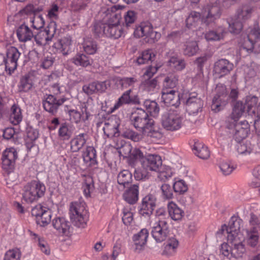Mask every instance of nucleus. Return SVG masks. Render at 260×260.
Masks as SVG:
<instances>
[{"label":"nucleus","instance_id":"3","mask_svg":"<svg viewBox=\"0 0 260 260\" xmlns=\"http://www.w3.org/2000/svg\"><path fill=\"white\" fill-rule=\"evenodd\" d=\"M252 12L250 6L245 5L240 7L234 17L227 19L230 32L235 34L240 33L243 28V23L250 18Z\"/></svg>","mask_w":260,"mask_h":260},{"label":"nucleus","instance_id":"56","mask_svg":"<svg viewBox=\"0 0 260 260\" xmlns=\"http://www.w3.org/2000/svg\"><path fill=\"white\" fill-rule=\"evenodd\" d=\"M250 228L247 230L260 232V219L253 213L250 214L249 220Z\"/></svg>","mask_w":260,"mask_h":260},{"label":"nucleus","instance_id":"4","mask_svg":"<svg viewBox=\"0 0 260 260\" xmlns=\"http://www.w3.org/2000/svg\"><path fill=\"white\" fill-rule=\"evenodd\" d=\"M23 191V200L26 203H31L44 196L46 186L43 183L34 180L24 186Z\"/></svg>","mask_w":260,"mask_h":260},{"label":"nucleus","instance_id":"57","mask_svg":"<svg viewBox=\"0 0 260 260\" xmlns=\"http://www.w3.org/2000/svg\"><path fill=\"white\" fill-rule=\"evenodd\" d=\"M58 135L62 139L69 140L72 136V132L66 123H62L59 128Z\"/></svg>","mask_w":260,"mask_h":260},{"label":"nucleus","instance_id":"12","mask_svg":"<svg viewBox=\"0 0 260 260\" xmlns=\"http://www.w3.org/2000/svg\"><path fill=\"white\" fill-rule=\"evenodd\" d=\"M247 36L245 39L240 49L247 52L253 50L255 40H260V28L257 24L249 27L247 30Z\"/></svg>","mask_w":260,"mask_h":260},{"label":"nucleus","instance_id":"10","mask_svg":"<svg viewBox=\"0 0 260 260\" xmlns=\"http://www.w3.org/2000/svg\"><path fill=\"white\" fill-rule=\"evenodd\" d=\"M18 158V152L15 148L11 147L7 148L2 154L1 160L2 168L8 173L12 172Z\"/></svg>","mask_w":260,"mask_h":260},{"label":"nucleus","instance_id":"24","mask_svg":"<svg viewBox=\"0 0 260 260\" xmlns=\"http://www.w3.org/2000/svg\"><path fill=\"white\" fill-rule=\"evenodd\" d=\"M105 35L108 37L117 39L123 34L122 27L118 24V20L114 24H105Z\"/></svg>","mask_w":260,"mask_h":260},{"label":"nucleus","instance_id":"23","mask_svg":"<svg viewBox=\"0 0 260 260\" xmlns=\"http://www.w3.org/2000/svg\"><path fill=\"white\" fill-rule=\"evenodd\" d=\"M164 103L175 108L178 107L180 103L178 91L175 89H164Z\"/></svg>","mask_w":260,"mask_h":260},{"label":"nucleus","instance_id":"22","mask_svg":"<svg viewBox=\"0 0 260 260\" xmlns=\"http://www.w3.org/2000/svg\"><path fill=\"white\" fill-rule=\"evenodd\" d=\"M148 235V230L143 229L139 233L134 236V250L136 252L140 253L143 249L146 243Z\"/></svg>","mask_w":260,"mask_h":260},{"label":"nucleus","instance_id":"30","mask_svg":"<svg viewBox=\"0 0 260 260\" xmlns=\"http://www.w3.org/2000/svg\"><path fill=\"white\" fill-rule=\"evenodd\" d=\"M16 34L19 41L21 42L30 41L34 37L31 30L25 24H22L18 27Z\"/></svg>","mask_w":260,"mask_h":260},{"label":"nucleus","instance_id":"45","mask_svg":"<svg viewBox=\"0 0 260 260\" xmlns=\"http://www.w3.org/2000/svg\"><path fill=\"white\" fill-rule=\"evenodd\" d=\"M152 30V24L149 22H145L142 23L140 26L137 28L135 34L139 37L146 36L147 38Z\"/></svg>","mask_w":260,"mask_h":260},{"label":"nucleus","instance_id":"55","mask_svg":"<svg viewBox=\"0 0 260 260\" xmlns=\"http://www.w3.org/2000/svg\"><path fill=\"white\" fill-rule=\"evenodd\" d=\"M219 168L224 175H230L235 169L234 166L230 161L225 160L220 161Z\"/></svg>","mask_w":260,"mask_h":260},{"label":"nucleus","instance_id":"15","mask_svg":"<svg viewBox=\"0 0 260 260\" xmlns=\"http://www.w3.org/2000/svg\"><path fill=\"white\" fill-rule=\"evenodd\" d=\"M233 64L225 59H220L216 61L213 69V75L216 78H220L227 75L233 69Z\"/></svg>","mask_w":260,"mask_h":260},{"label":"nucleus","instance_id":"28","mask_svg":"<svg viewBox=\"0 0 260 260\" xmlns=\"http://www.w3.org/2000/svg\"><path fill=\"white\" fill-rule=\"evenodd\" d=\"M173 52H171V54ZM169 53H167L165 59H168L166 61L167 65L171 69L181 71L185 67V63L184 60L178 58L175 55H169Z\"/></svg>","mask_w":260,"mask_h":260},{"label":"nucleus","instance_id":"17","mask_svg":"<svg viewBox=\"0 0 260 260\" xmlns=\"http://www.w3.org/2000/svg\"><path fill=\"white\" fill-rule=\"evenodd\" d=\"M104 124L105 126L103 127V130L108 138L117 137L119 136V118L116 117H111L105 122Z\"/></svg>","mask_w":260,"mask_h":260},{"label":"nucleus","instance_id":"29","mask_svg":"<svg viewBox=\"0 0 260 260\" xmlns=\"http://www.w3.org/2000/svg\"><path fill=\"white\" fill-rule=\"evenodd\" d=\"M52 225L59 233L68 235L70 233V223L63 217H57L53 219Z\"/></svg>","mask_w":260,"mask_h":260},{"label":"nucleus","instance_id":"21","mask_svg":"<svg viewBox=\"0 0 260 260\" xmlns=\"http://www.w3.org/2000/svg\"><path fill=\"white\" fill-rule=\"evenodd\" d=\"M155 198L151 194L144 198L139 210L140 214L144 216L151 215L155 206Z\"/></svg>","mask_w":260,"mask_h":260},{"label":"nucleus","instance_id":"6","mask_svg":"<svg viewBox=\"0 0 260 260\" xmlns=\"http://www.w3.org/2000/svg\"><path fill=\"white\" fill-rule=\"evenodd\" d=\"M202 22L206 25L219 19L221 12L217 0H212L209 4L204 5L202 9Z\"/></svg>","mask_w":260,"mask_h":260},{"label":"nucleus","instance_id":"18","mask_svg":"<svg viewBox=\"0 0 260 260\" xmlns=\"http://www.w3.org/2000/svg\"><path fill=\"white\" fill-rule=\"evenodd\" d=\"M181 126L180 116L174 110L170 111L164 120V128L167 130L175 131L179 129Z\"/></svg>","mask_w":260,"mask_h":260},{"label":"nucleus","instance_id":"40","mask_svg":"<svg viewBox=\"0 0 260 260\" xmlns=\"http://www.w3.org/2000/svg\"><path fill=\"white\" fill-rule=\"evenodd\" d=\"M132 88L125 91L122 95L118 99V101L115 104L113 107L111 108V112L118 109L123 104H129L133 102L130 93L132 92Z\"/></svg>","mask_w":260,"mask_h":260},{"label":"nucleus","instance_id":"38","mask_svg":"<svg viewBox=\"0 0 260 260\" xmlns=\"http://www.w3.org/2000/svg\"><path fill=\"white\" fill-rule=\"evenodd\" d=\"M246 235L244 240L249 246L255 247L258 243L260 232L246 229Z\"/></svg>","mask_w":260,"mask_h":260},{"label":"nucleus","instance_id":"33","mask_svg":"<svg viewBox=\"0 0 260 260\" xmlns=\"http://www.w3.org/2000/svg\"><path fill=\"white\" fill-rule=\"evenodd\" d=\"M71 39L69 37H64L54 44V47L63 55H67L71 50Z\"/></svg>","mask_w":260,"mask_h":260},{"label":"nucleus","instance_id":"9","mask_svg":"<svg viewBox=\"0 0 260 260\" xmlns=\"http://www.w3.org/2000/svg\"><path fill=\"white\" fill-rule=\"evenodd\" d=\"M242 224V219L236 216H232L229 221L228 225L225 224L222 225L219 232L224 235L226 234L228 239L230 235H232L234 238H236L239 237L240 235H242L240 233ZM218 233L219 232H217V233Z\"/></svg>","mask_w":260,"mask_h":260},{"label":"nucleus","instance_id":"64","mask_svg":"<svg viewBox=\"0 0 260 260\" xmlns=\"http://www.w3.org/2000/svg\"><path fill=\"white\" fill-rule=\"evenodd\" d=\"M31 22L33 27L37 29L43 27L45 24V20L41 15L35 16Z\"/></svg>","mask_w":260,"mask_h":260},{"label":"nucleus","instance_id":"34","mask_svg":"<svg viewBox=\"0 0 260 260\" xmlns=\"http://www.w3.org/2000/svg\"><path fill=\"white\" fill-rule=\"evenodd\" d=\"M139 187L134 184L131 186L123 193V198L125 201L131 204H135L138 200Z\"/></svg>","mask_w":260,"mask_h":260},{"label":"nucleus","instance_id":"36","mask_svg":"<svg viewBox=\"0 0 260 260\" xmlns=\"http://www.w3.org/2000/svg\"><path fill=\"white\" fill-rule=\"evenodd\" d=\"M226 31L224 28L219 27L217 30H209L205 35V39L207 41H219L223 39Z\"/></svg>","mask_w":260,"mask_h":260},{"label":"nucleus","instance_id":"44","mask_svg":"<svg viewBox=\"0 0 260 260\" xmlns=\"http://www.w3.org/2000/svg\"><path fill=\"white\" fill-rule=\"evenodd\" d=\"M72 62L77 66L86 67L91 64V59L83 53H78L72 58Z\"/></svg>","mask_w":260,"mask_h":260},{"label":"nucleus","instance_id":"62","mask_svg":"<svg viewBox=\"0 0 260 260\" xmlns=\"http://www.w3.org/2000/svg\"><path fill=\"white\" fill-rule=\"evenodd\" d=\"M25 140L35 141L39 137V132L37 129L29 127L26 128Z\"/></svg>","mask_w":260,"mask_h":260},{"label":"nucleus","instance_id":"39","mask_svg":"<svg viewBox=\"0 0 260 260\" xmlns=\"http://www.w3.org/2000/svg\"><path fill=\"white\" fill-rule=\"evenodd\" d=\"M258 98L254 95H248L246 97L245 103L244 105L246 108L247 112L249 115L252 116L256 114L255 105L257 104Z\"/></svg>","mask_w":260,"mask_h":260},{"label":"nucleus","instance_id":"41","mask_svg":"<svg viewBox=\"0 0 260 260\" xmlns=\"http://www.w3.org/2000/svg\"><path fill=\"white\" fill-rule=\"evenodd\" d=\"M132 181V175L128 171L124 170L121 171L117 176V182L122 188L126 187Z\"/></svg>","mask_w":260,"mask_h":260},{"label":"nucleus","instance_id":"43","mask_svg":"<svg viewBox=\"0 0 260 260\" xmlns=\"http://www.w3.org/2000/svg\"><path fill=\"white\" fill-rule=\"evenodd\" d=\"M245 109V106L242 102L239 101L235 104L231 115V118L233 122H237L239 120L244 113Z\"/></svg>","mask_w":260,"mask_h":260},{"label":"nucleus","instance_id":"60","mask_svg":"<svg viewBox=\"0 0 260 260\" xmlns=\"http://www.w3.org/2000/svg\"><path fill=\"white\" fill-rule=\"evenodd\" d=\"M21 253L18 249L8 251L5 255L4 260H20Z\"/></svg>","mask_w":260,"mask_h":260},{"label":"nucleus","instance_id":"37","mask_svg":"<svg viewBox=\"0 0 260 260\" xmlns=\"http://www.w3.org/2000/svg\"><path fill=\"white\" fill-rule=\"evenodd\" d=\"M22 115L21 109L17 105H13L11 108L9 121L14 124L17 125L22 121Z\"/></svg>","mask_w":260,"mask_h":260},{"label":"nucleus","instance_id":"2","mask_svg":"<svg viewBox=\"0 0 260 260\" xmlns=\"http://www.w3.org/2000/svg\"><path fill=\"white\" fill-rule=\"evenodd\" d=\"M215 94L212 100L211 105L212 110L218 112L222 110L227 104L229 98L233 101L236 100L238 96L237 89H232L229 96L226 86L222 84H218L215 89Z\"/></svg>","mask_w":260,"mask_h":260},{"label":"nucleus","instance_id":"35","mask_svg":"<svg viewBox=\"0 0 260 260\" xmlns=\"http://www.w3.org/2000/svg\"><path fill=\"white\" fill-rule=\"evenodd\" d=\"M192 149L195 155L201 159H207L210 156L208 147L202 143L195 142Z\"/></svg>","mask_w":260,"mask_h":260},{"label":"nucleus","instance_id":"32","mask_svg":"<svg viewBox=\"0 0 260 260\" xmlns=\"http://www.w3.org/2000/svg\"><path fill=\"white\" fill-rule=\"evenodd\" d=\"M82 157L84 161L88 166L92 167L97 164L96 150L92 146L86 147L82 154Z\"/></svg>","mask_w":260,"mask_h":260},{"label":"nucleus","instance_id":"11","mask_svg":"<svg viewBox=\"0 0 260 260\" xmlns=\"http://www.w3.org/2000/svg\"><path fill=\"white\" fill-rule=\"evenodd\" d=\"M174 170L168 166L164 165V182L167 180H171V185H173V189L175 192L180 194L184 193L188 190V185L183 180H179L174 182L172 176L174 174Z\"/></svg>","mask_w":260,"mask_h":260},{"label":"nucleus","instance_id":"16","mask_svg":"<svg viewBox=\"0 0 260 260\" xmlns=\"http://www.w3.org/2000/svg\"><path fill=\"white\" fill-rule=\"evenodd\" d=\"M233 122L234 128L232 129V133L234 138L237 142H240L247 136L250 131L249 125L246 120L240 122Z\"/></svg>","mask_w":260,"mask_h":260},{"label":"nucleus","instance_id":"13","mask_svg":"<svg viewBox=\"0 0 260 260\" xmlns=\"http://www.w3.org/2000/svg\"><path fill=\"white\" fill-rule=\"evenodd\" d=\"M244 237L243 235H240L239 237L234 238L233 236L230 235L228 239V242L231 244L232 249H231V256L235 258L241 257L245 253L246 249L243 242Z\"/></svg>","mask_w":260,"mask_h":260},{"label":"nucleus","instance_id":"49","mask_svg":"<svg viewBox=\"0 0 260 260\" xmlns=\"http://www.w3.org/2000/svg\"><path fill=\"white\" fill-rule=\"evenodd\" d=\"M84 51L89 54H94L98 50V45L95 41L91 38H87L83 43Z\"/></svg>","mask_w":260,"mask_h":260},{"label":"nucleus","instance_id":"58","mask_svg":"<svg viewBox=\"0 0 260 260\" xmlns=\"http://www.w3.org/2000/svg\"><path fill=\"white\" fill-rule=\"evenodd\" d=\"M57 29V25L55 21H51L47 29H45V33L47 35V37L45 38V40L48 42L51 41L52 38L54 36Z\"/></svg>","mask_w":260,"mask_h":260},{"label":"nucleus","instance_id":"54","mask_svg":"<svg viewBox=\"0 0 260 260\" xmlns=\"http://www.w3.org/2000/svg\"><path fill=\"white\" fill-rule=\"evenodd\" d=\"M51 217L50 210L47 208H45L44 211L42 213L41 215L39 217H38V219L37 220V223L41 226H45L50 222Z\"/></svg>","mask_w":260,"mask_h":260},{"label":"nucleus","instance_id":"53","mask_svg":"<svg viewBox=\"0 0 260 260\" xmlns=\"http://www.w3.org/2000/svg\"><path fill=\"white\" fill-rule=\"evenodd\" d=\"M238 143L237 148L238 152L240 154H249L253 149V146L248 141H246L242 143Z\"/></svg>","mask_w":260,"mask_h":260},{"label":"nucleus","instance_id":"14","mask_svg":"<svg viewBox=\"0 0 260 260\" xmlns=\"http://www.w3.org/2000/svg\"><path fill=\"white\" fill-rule=\"evenodd\" d=\"M67 100L66 98L57 99L52 94L46 95L43 100V106L44 110L49 113L54 115L57 112L58 109Z\"/></svg>","mask_w":260,"mask_h":260},{"label":"nucleus","instance_id":"52","mask_svg":"<svg viewBox=\"0 0 260 260\" xmlns=\"http://www.w3.org/2000/svg\"><path fill=\"white\" fill-rule=\"evenodd\" d=\"M144 106L147 111V113H149L153 117L156 116L159 111L158 105L155 101L146 100L144 102Z\"/></svg>","mask_w":260,"mask_h":260},{"label":"nucleus","instance_id":"20","mask_svg":"<svg viewBox=\"0 0 260 260\" xmlns=\"http://www.w3.org/2000/svg\"><path fill=\"white\" fill-rule=\"evenodd\" d=\"M165 241V246L164 249V255L172 256L177 251L179 246V242L173 234H169L165 236L164 239Z\"/></svg>","mask_w":260,"mask_h":260},{"label":"nucleus","instance_id":"59","mask_svg":"<svg viewBox=\"0 0 260 260\" xmlns=\"http://www.w3.org/2000/svg\"><path fill=\"white\" fill-rule=\"evenodd\" d=\"M152 57L154 55H152V52L150 50H146L142 52L141 56H140L137 59V62L139 64H142L152 60Z\"/></svg>","mask_w":260,"mask_h":260},{"label":"nucleus","instance_id":"19","mask_svg":"<svg viewBox=\"0 0 260 260\" xmlns=\"http://www.w3.org/2000/svg\"><path fill=\"white\" fill-rule=\"evenodd\" d=\"M157 68L150 67L144 73V77L145 79L144 81L142 82L141 86L144 90L147 91H151L157 86V81L155 79H150V78L157 71Z\"/></svg>","mask_w":260,"mask_h":260},{"label":"nucleus","instance_id":"26","mask_svg":"<svg viewBox=\"0 0 260 260\" xmlns=\"http://www.w3.org/2000/svg\"><path fill=\"white\" fill-rule=\"evenodd\" d=\"M202 22V13L196 11L189 12L185 19L186 26L192 30H194Z\"/></svg>","mask_w":260,"mask_h":260},{"label":"nucleus","instance_id":"25","mask_svg":"<svg viewBox=\"0 0 260 260\" xmlns=\"http://www.w3.org/2000/svg\"><path fill=\"white\" fill-rule=\"evenodd\" d=\"M167 210L169 216L174 221H180L184 216V211L173 201L168 202Z\"/></svg>","mask_w":260,"mask_h":260},{"label":"nucleus","instance_id":"42","mask_svg":"<svg viewBox=\"0 0 260 260\" xmlns=\"http://www.w3.org/2000/svg\"><path fill=\"white\" fill-rule=\"evenodd\" d=\"M85 134H80L71 141V148L73 152L79 151L86 143Z\"/></svg>","mask_w":260,"mask_h":260},{"label":"nucleus","instance_id":"5","mask_svg":"<svg viewBox=\"0 0 260 260\" xmlns=\"http://www.w3.org/2000/svg\"><path fill=\"white\" fill-rule=\"evenodd\" d=\"M69 214L70 219L75 226L81 228L86 226L88 215L84 203H72Z\"/></svg>","mask_w":260,"mask_h":260},{"label":"nucleus","instance_id":"27","mask_svg":"<svg viewBox=\"0 0 260 260\" xmlns=\"http://www.w3.org/2000/svg\"><path fill=\"white\" fill-rule=\"evenodd\" d=\"M162 215V210L159 209L156 212V216L157 218L156 225L153 227L151 235L157 243H161L162 241V227L160 217Z\"/></svg>","mask_w":260,"mask_h":260},{"label":"nucleus","instance_id":"63","mask_svg":"<svg viewBox=\"0 0 260 260\" xmlns=\"http://www.w3.org/2000/svg\"><path fill=\"white\" fill-rule=\"evenodd\" d=\"M105 24L101 23H95L94 24L92 31L96 37H100L102 35H105Z\"/></svg>","mask_w":260,"mask_h":260},{"label":"nucleus","instance_id":"1","mask_svg":"<svg viewBox=\"0 0 260 260\" xmlns=\"http://www.w3.org/2000/svg\"><path fill=\"white\" fill-rule=\"evenodd\" d=\"M132 123L134 127L143 134L159 139L162 134L161 129L154 124L147 112L142 109H137L131 116Z\"/></svg>","mask_w":260,"mask_h":260},{"label":"nucleus","instance_id":"48","mask_svg":"<svg viewBox=\"0 0 260 260\" xmlns=\"http://www.w3.org/2000/svg\"><path fill=\"white\" fill-rule=\"evenodd\" d=\"M137 81V79L135 77H123L117 78L116 84L121 89H124L128 87L132 88Z\"/></svg>","mask_w":260,"mask_h":260},{"label":"nucleus","instance_id":"8","mask_svg":"<svg viewBox=\"0 0 260 260\" xmlns=\"http://www.w3.org/2000/svg\"><path fill=\"white\" fill-rule=\"evenodd\" d=\"M21 53L15 47H11L8 49L5 57V71L9 75H11L16 70L18 66V60Z\"/></svg>","mask_w":260,"mask_h":260},{"label":"nucleus","instance_id":"46","mask_svg":"<svg viewBox=\"0 0 260 260\" xmlns=\"http://www.w3.org/2000/svg\"><path fill=\"white\" fill-rule=\"evenodd\" d=\"M199 50L197 42L196 41H187L184 45L183 53L185 55L192 56L196 54Z\"/></svg>","mask_w":260,"mask_h":260},{"label":"nucleus","instance_id":"51","mask_svg":"<svg viewBox=\"0 0 260 260\" xmlns=\"http://www.w3.org/2000/svg\"><path fill=\"white\" fill-rule=\"evenodd\" d=\"M32 86V82L29 75L22 76L20 80L19 89L20 91L27 92Z\"/></svg>","mask_w":260,"mask_h":260},{"label":"nucleus","instance_id":"7","mask_svg":"<svg viewBox=\"0 0 260 260\" xmlns=\"http://www.w3.org/2000/svg\"><path fill=\"white\" fill-rule=\"evenodd\" d=\"M142 168L147 172L154 171L157 173V177L162 179V160L159 155L148 154L146 155L141 161Z\"/></svg>","mask_w":260,"mask_h":260},{"label":"nucleus","instance_id":"47","mask_svg":"<svg viewBox=\"0 0 260 260\" xmlns=\"http://www.w3.org/2000/svg\"><path fill=\"white\" fill-rule=\"evenodd\" d=\"M31 236L34 237L35 241L38 243L40 250L47 255L50 254L51 250L48 243L44 239L40 237L37 234L33 233Z\"/></svg>","mask_w":260,"mask_h":260},{"label":"nucleus","instance_id":"31","mask_svg":"<svg viewBox=\"0 0 260 260\" xmlns=\"http://www.w3.org/2000/svg\"><path fill=\"white\" fill-rule=\"evenodd\" d=\"M203 106L202 101L196 97H190L186 101V110L189 114H197Z\"/></svg>","mask_w":260,"mask_h":260},{"label":"nucleus","instance_id":"50","mask_svg":"<svg viewBox=\"0 0 260 260\" xmlns=\"http://www.w3.org/2000/svg\"><path fill=\"white\" fill-rule=\"evenodd\" d=\"M178 77L174 74H171L167 76L164 81V89H173L177 84Z\"/></svg>","mask_w":260,"mask_h":260},{"label":"nucleus","instance_id":"61","mask_svg":"<svg viewBox=\"0 0 260 260\" xmlns=\"http://www.w3.org/2000/svg\"><path fill=\"white\" fill-rule=\"evenodd\" d=\"M123 136L124 138L131 139L135 142H138L142 139L141 135L131 129H127L124 131Z\"/></svg>","mask_w":260,"mask_h":260}]
</instances>
